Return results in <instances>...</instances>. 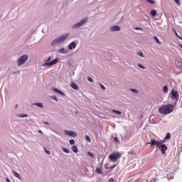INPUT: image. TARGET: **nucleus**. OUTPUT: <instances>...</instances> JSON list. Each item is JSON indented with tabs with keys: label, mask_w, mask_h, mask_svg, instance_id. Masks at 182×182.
Listing matches in <instances>:
<instances>
[{
	"label": "nucleus",
	"mask_w": 182,
	"mask_h": 182,
	"mask_svg": "<svg viewBox=\"0 0 182 182\" xmlns=\"http://www.w3.org/2000/svg\"><path fill=\"white\" fill-rule=\"evenodd\" d=\"M173 110L174 105H164L159 109V112L161 113V114H170V113H171Z\"/></svg>",
	"instance_id": "obj_1"
},
{
	"label": "nucleus",
	"mask_w": 182,
	"mask_h": 182,
	"mask_svg": "<svg viewBox=\"0 0 182 182\" xmlns=\"http://www.w3.org/2000/svg\"><path fill=\"white\" fill-rule=\"evenodd\" d=\"M69 37V33L64 34L58 36L55 39H54L51 43V46H58V45H60L62 42H65L66 39Z\"/></svg>",
	"instance_id": "obj_2"
},
{
	"label": "nucleus",
	"mask_w": 182,
	"mask_h": 182,
	"mask_svg": "<svg viewBox=\"0 0 182 182\" xmlns=\"http://www.w3.org/2000/svg\"><path fill=\"white\" fill-rule=\"evenodd\" d=\"M87 21H89V18L87 17H85L82 19H81L78 23H75L72 26V29H74V31H76V29H79V28H82L85 23H87Z\"/></svg>",
	"instance_id": "obj_3"
},
{
	"label": "nucleus",
	"mask_w": 182,
	"mask_h": 182,
	"mask_svg": "<svg viewBox=\"0 0 182 182\" xmlns=\"http://www.w3.org/2000/svg\"><path fill=\"white\" fill-rule=\"evenodd\" d=\"M29 59V55L28 54H23V55L20 56L19 58L17 60L18 66H23L26 63V61Z\"/></svg>",
	"instance_id": "obj_4"
},
{
	"label": "nucleus",
	"mask_w": 182,
	"mask_h": 182,
	"mask_svg": "<svg viewBox=\"0 0 182 182\" xmlns=\"http://www.w3.org/2000/svg\"><path fill=\"white\" fill-rule=\"evenodd\" d=\"M120 157H122V153L117 151L112 153L109 155V159L111 160V161H112V163H116V161H117Z\"/></svg>",
	"instance_id": "obj_5"
},
{
	"label": "nucleus",
	"mask_w": 182,
	"mask_h": 182,
	"mask_svg": "<svg viewBox=\"0 0 182 182\" xmlns=\"http://www.w3.org/2000/svg\"><path fill=\"white\" fill-rule=\"evenodd\" d=\"M171 100H175V103H177L178 102V92L177 90L173 89L171 91Z\"/></svg>",
	"instance_id": "obj_6"
},
{
	"label": "nucleus",
	"mask_w": 182,
	"mask_h": 182,
	"mask_svg": "<svg viewBox=\"0 0 182 182\" xmlns=\"http://www.w3.org/2000/svg\"><path fill=\"white\" fill-rule=\"evenodd\" d=\"M64 132L65 134H67V136H70L71 137H76V136H77V134L73 131L65 130Z\"/></svg>",
	"instance_id": "obj_7"
},
{
	"label": "nucleus",
	"mask_w": 182,
	"mask_h": 182,
	"mask_svg": "<svg viewBox=\"0 0 182 182\" xmlns=\"http://www.w3.org/2000/svg\"><path fill=\"white\" fill-rule=\"evenodd\" d=\"M148 144H150L151 147H153L154 146L160 147V143L159 142V141H156V139H151V141L148 143Z\"/></svg>",
	"instance_id": "obj_8"
},
{
	"label": "nucleus",
	"mask_w": 182,
	"mask_h": 182,
	"mask_svg": "<svg viewBox=\"0 0 182 182\" xmlns=\"http://www.w3.org/2000/svg\"><path fill=\"white\" fill-rule=\"evenodd\" d=\"M121 29L122 28L119 26H113L110 27L109 31L110 32H119Z\"/></svg>",
	"instance_id": "obj_9"
},
{
	"label": "nucleus",
	"mask_w": 182,
	"mask_h": 182,
	"mask_svg": "<svg viewBox=\"0 0 182 182\" xmlns=\"http://www.w3.org/2000/svg\"><path fill=\"white\" fill-rule=\"evenodd\" d=\"M158 149H161L162 154H166V151H167V146L166 144L160 145Z\"/></svg>",
	"instance_id": "obj_10"
},
{
	"label": "nucleus",
	"mask_w": 182,
	"mask_h": 182,
	"mask_svg": "<svg viewBox=\"0 0 182 182\" xmlns=\"http://www.w3.org/2000/svg\"><path fill=\"white\" fill-rule=\"evenodd\" d=\"M52 90L53 92H55V93H58V95H60V96H63V97L66 96V94H65V92H62L58 88H53Z\"/></svg>",
	"instance_id": "obj_11"
},
{
	"label": "nucleus",
	"mask_w": 182,
	"mask_h": 182,
	"mask_svg": "<svg viewBox=\"0 0 182 182\" xmlns=\"http://www.w3.org/2000/svg\"><path fill=\"white\" fill-rule=\"evenodd\" d=\"M68 49H69L70 50H72V49H75V48H76V42H75V41L71 42V43L68 46Z\"/></svg>",
	"instance_id": "obj_12"
},
{
	"label": "nucleus",
	"mask_w": 182,
	"mask_h": 182,
	"mask_svg": "<svg viewBox=\"0 0 182 182\" xmlns=\"http://www.w3.org/2000/svg\"><path fill=\"white\" fill-rule=\"evenodd\" d=\"M176 66L178 68V69H182V61L180 60H176L175 61Z\"/></svg>",
	"instance_id": "obj_13"
},
{
	"label": "nucleus",
	"mask_w": 182,
	"mask_h": 182,
	"mask_svg": "<svg viewBox=\"0 0 182 182\" xmlns=\"http://www.w3.org/2000/svg\"><path fill=\"white\" fill-rule=\"evenodd\" d=\"M57 52L58 53H62L63 55H66V53H68V50H66L65 48L58 49Z\"/></svg>",
	"instance_id": "obj_14"
},
{
	"label": "nucleus",
	"mask_w": 182,
	"mask_h": 182,
	"mask_svg": "<svg viewBox=\"0 0 182 182\" xmlns=\"http://www.w3.org/2000/svg\"><path fill=\"white\" fill-rule=\"evenodd\" d=\"M12 174L16 177L17 178H19V180H21V175L19 174V173L16 172V171L13 170L12 171Z\"/></svg>",
	"instance_id": "obj_15"
},
{
	"label": "nucleus",
	"mask_w": 182,
	"mask_h": 182,
	"mask_svg": "<svg viewBox=\"0 0 182 182\" xmlns=\"http://www.w3.org/2000/svg\"><path fill=\"white\" fill-rule=\"evenodd\" d=\"M70 86L73 89H74V90H79V86L76 85V83L72 82Z\"/></svg>",
	"instance_id": "obj_16"
},
{
	"label": "nucleus",
	"mask_w": 182,
	"mask_h": 182,
	"mask_svg": "<svg viewBox=\"0 0 182 182\" xmlns=\"http://www.w3.org/2000/svg\"><path fill=\"white\" fill-rule=\"evenodd\" d=\"M33 106H37V107H40L41 109H43V104L42 102H35L33 104Z\"/></svg>",
	"instance_id": "obj_17"
},
{
	"label": "nucleus",
	"mask_w": 182,
	"mask_h": 182,
	"mask_svg": "<svg viewBox=\"0 0 182 182\" xmlns=\"http://www.w3.org/2000/svg\"><path fill=\"white\" fill-rule=\"evenodd\" d=\"M164 93H168V87L167 85H164L163 87Z\"/></svg>",
	"instance_id": "obj_18"
},
{
	"label": "nucleus",
	"mask_w": 182,
	"mask_h": 182,
	"mask_svg": "<svg viewBox=\"0 0 182 182\" xmlns=\"http://www.w3.org/2000/svg\"><path fill=\"white\" fill-rule=\"evenodd\" d=\"M58 62H59V59L58 58H55L54 60H53L51 61V64L53 65H56V63H58Z\"/></svg>",
	"instance_id": "obj_19"
},
{
	"label": "nucleus",
	"mask_w": 182,
	"mask_h": 182,
	"mask_svg": "<svg viewBox=\"0 0 182 182\" xmlns=\"http://www.w3.org/2000/svg\"><path fill=\"white\" fill-rule=\"evenodd\" d=\"M58 62H59V59L58 58H55L54 60H53L51 61V64L53 65H56V63H58Z\"/></svg>",
	"instance_id": "obj_20"
},
{
	"label": "nucleus",
	"mask_w": 182,
	"mask_h": 182,
	"mask_svg": "<svg viewBox=\"0 0 182 182\" xmlns=\"http://www.w3.org/2000/svg\"><path fill=\"white\" fill-rule=\"evenodd\" d=\"M62 150L64 153H67V154H69L70 153V151H69V149H68L67 148L63 147Z\"/></svg>",
	"instance_id": "obj_21"
},
{
	"label": "nucleus",
	"mask_w": 182,
	"mask_h": 182,
	"mask_svg": "<svg viewBox=\"0 0 182 182\" xmlns=\"http://www.w3.org/2000/svg\"><path fill=\"white\" fill-rule=\"evenodd\" d=\"M150 14L152 16H156V15H157V11L151 10Z\"/></svg>",
	"instance_id": "obj_22"
},
{
	"label": "nucleus",
	"mask_w": 182,
	"mask_h": 182,
	"mask_svg": "<svg viewBox=\"0 0 182 182\" xmlns=\"http://www.w3.org/2000/svg\"><path fill=\"white\" fill-rule=\"evenodd\" d=\"M72 149H73V151L74 153H77V151H78L77 146H73Z\"/></svg>",
	"instance_id": "obj_23"
},
{
	"label": "nucleus",
	"mask_w": 182,
	"mask_h": 182,
	"mask_svg": "<svg viewBox=\"0 0 182 182\" xmlns=\"http://www.w3.org/2000/svg\"><path fill=\"white\" fill-rule=\"evenodd\" d=\"M18 117L23 118V117H28V114H17Z\"/></svg>",
	"instance_id": "obj_24"
},
{
	"label": "nucleus",
	"mask_w": 182,
	"mask_h": 182,
	"mask_svg": "<svg viewBox=\"0 0 182 182\" xmlns=\"http://www.w3.org/2000/svg\"><path fill=\"white\" fill-rule=\"evenodd\" d=\"M43 66H53V64H52V62H49V63H45L43 64Z\"/></svg>",
	"instance_id": "obj_25"
},
{
	"label": "nucleus",
	"mask_w": 182,
	"mask_h": 182,
	"mask_svg": "<svg viewBox=\"0 0 182 182\" xmlns=\"http://www.w3.org/2000/svg\"><path fill=\"white\" fill-rule=\"evenodd\" d=\"M171 137V135L170 133H167L166 136H165V140H168Z\"/></svg>",
	"instance_id": "obj_26"
},
{
	"label": "nucleus",
	"mask_w": 182,
	"mask_h": 182,
	"mask_svg": "<svg viewBox=\"0 0 182 182\" xmlns=\"http://www.w3.org/2000/svg\"><path fill=\"white\" fill-rule=\"evenodd\" d=\"M96 172L97 173V174H102V169H100V168H97Z\"/></svg>",
	"instance_id": "obj_27"
},
{
	"label": "nucleus",
	"mask_w": 182,
	"mask_h": 182,
	"mask_svg": "<svg viewBox=\"0 0 182 182\" xmlns=\"http://www.w3.org/2000/svg\"><path fill=\"white\" fill-rule=\"evenodd\" d=\"M154 41L157 42V43H161V42H160V40H159V38H157V36L154 37Z\"/></svg>",
	"instance_id": "obj_28"
},
{
	"label": "nucleus",
	"mask_w": 182,
	"mask_h": 182,
	"mask_svg": "<svg viewBox=\"0 0 182 182\" xmlns=\"http://www.w3.org/2000/svg\"><path fill=\"white\" fill-rule=\"evenodd\" d=\"M166 139H163V140H160V141H159V146H162V144H164V143H166Z\"/></svg>",
	"instance_id": "obj_29"
},
{
	"label": "nucleus",
	"mask_w": 182,
	"mask_h": 182,
	"mask_svg": "<svg viewBox=\"0 0 182 182\" xmlns=\"http://www.w3.org/2000/svg\"><path fill=\"white\" fill-rule=\"evenodd\" d=\"M112 112H113V113H116V114H122V112L117 111V110H116V109H113V110H112Z\"/></svg>",
	"instance_id": "obj_30"
},
{
	"label": "nucleus",
	"mask_w": 182,
	"mask_h": 182,
	"mask_svg": "<svg viewBox=\"0 0 182 182\" xmlns=\"http://www.w3.org/2000/svg\"><path fill=\"white\" fill-rule=\"evenodd\" d=\"M51 99L53 100H55V102H58V97L57 96H55V95H52L51 96Z\"/></svg>",
	"instance_id": "obj_31"
},
{
	"label": "nucleus",
	"mask_w": 182,
	"mask_h": 182,
	"mask_svg": "<svg viewBox=\"0 0 182 182\" xmlns=\"http://www.w3.org/2000/svg\"><path fill=\"white\" fill-rule=\"evenodd\" d=\"M85 140L87 141H88V143H90L91 140H90V136H89L88 135L85 136Z\"/></svg>",
	"instance_id": "obj_32"
},
{
	"label": "nucleus",
	"mask_w": 182,
	"mask_h": 182,
	"mask_svg": "<svg viewBox=\"0 0 182 182\" xmlns=\"http://www.w3.org/2000/svg\"><path fill=\"white\" fill-rule=\"evenodd\" d=\"M147 2L151 4V5H154V4H156V1L154 0H147Z\"/></svg>",
	"instance_id": "obj_33"
},
{
	"label": "nucleus",
	"mask_w": 182,
	"mask_h": 182,
	"mask_svg": "<svg viewBox=\"0 0 182 182\" xmlns=\"http://www.w3.org/2000/svg\"><path fill=\"white\" fill-rule=\"evenodd\" d=\"M140 58H144V55H143V52L140 51L137 53Z\"/></svg>",
	"instance_id": "obj_34"
},
{
	"label": "nucleus",
	"mask_w": 182,
	"mask_h": 182,
	"mask_svg": "<svg viewBox=\"0 0 182 182\" xmlns=\"http://www.w3.org/2000/svg\"><path fill=\"white\" fill-rule=\"evenodd\" d=\"M131 92H133V93H139V91L134 88L130 89Z\"/></svg>",
	"instance_id": "obj_35"
},
{
	"label": "nucleus",
	"mask_w": 182,
	"mask_h": 182,
	"mask_svg": "<svg viewBox=\"0 0 182 182\" xmlns=\"http://www.w3.org/2000/svg\"><path fill=\"white\" fill-rule=\"evenodd\" d=\"M100 86L102 90H106V87H105L102 83H100Z\"/></svg>",
	"instance_id": "obj_36"
},
{
	"label": "nucleus",
	"mask_w": 182,
	"mask_h": 182,
	"mask_svg": "<svg viewBox=\"0 0 182 182\" xmlns=\"http://www.w3.org/2000/svg\"><path fill=\"white\" fill-rule=\"evenodd\" d=\"M88 82H90V83H93V78L90 77H87Z\"/></svg>",
	"instance_id": "obj_37"
},
{
	"label": "nucleus",
	"mask_w": 182,
	"mask_h": 182,
	"mask_svg": "<svg viewBox=\"0 0 182 182\" xmlns=\"http://www.w3.org/2000/svg\"><path fill=\"white\" fill-rule=\"evenodd\" d=\"M174 1L176 2V4H177V5H178V6L181 5V2H180V0H174Z\"/></svg>",
	"instance_id": "obj_38"
},
{
	"label": "nucleus",
	"mask_w": 182,
	"mask_h": 182,
	"mask_svg": "<svg viewBox=\"0 0 182 182\" xmlns=\"http://www.w3.org/2000/svg\"><path fill=\"white\" fill-rule=\"evenodd\" d=\"M114 141H115V143H119V138H117V136H115L114 138Z\"/></svg>",
	"instance_id": "obj_39"
},
{
	"label": "nucleus",
	"mask_w": 182,
	"mask_h": 182,
	"mask_svg": "<svg viewBox=\"0 0 182 182\" xmlns=\"http://www.w3.org/2000/svg\"><path fill=\"white\" fill-rule=\"evenodd\" d=\"M69 143H70V144H75V140L74 139H70V141H69Z\"/></svg>",
	"instance_id": "obj_40"
},
{
	"label": "nucleus",
	"mask_w": 182,
	"mask_h": 182,
	"mask_svg": "<svg viewBox=\"0 0 182 182\" xmlns=\"http://www.w3.org/2000/svg\"><path fill=\"white\" fill-rule=\"evenodd\" d=\"M138 67L140 68L141 69H146V68H144L141 64H138Z\"/></svg>",
	"instance_id": "obj_41"
},
{
	"label": "nucleus",
	"mask_w": 182,
	"mask_h": 182,
	"mask_svg": "<svg viewBox=\"0 0 182 182\" xmlns=\"http://www.w3.org/2000/svg\"><path fill=\"white\" fill-rule=\"evenodd\" d=\"M135 31H143V28H139V27H136Z\"/></svg>",
	"instance_id": "obj_42"
},
{
	"label": "nucleus",
	"mask_w": 182,
	"mask_h": 182,
	"mask_svg": "<svg viewBox=\"0 0 182 182\" xmlns=\"http://www.w3.org/2000/svg\"><path fill=\"white\" fill-rule=\"evenodd\" d=\"M45 152L46 153V154L50 155V151H49L48 149H45Z\"/></svg>",
	"instance_id": "obj_43"
},
{
	"label": "nucleus",
	"mask_w": 182,
	"mask_h": 182,
	"mask_svg": "<svg viewBox=\"0 0 182 182\" xmlns=\"http://www.w3.org/2000/svg\"><path fill=\"white\" fill-rule=\"evenodd\" d=\"M88 156H90V157H95V155H93L92 152H88Z\"/></svg>",
	"instance_id": "obj_44"
},
{
	"label": "nucleus",
	"mask_w": 182,
	"mask_h": 182,
	"mask_svg": "<svg viewBox=\"0 0 182 182\" xmlns=\"http://www.w3.org/2000/svg\"><path fill=\"white\" fill-rule=\"evenodd\" d=\"M114 167H116V165L109 167V170H113V168H114Z\"/></svg>",
	"instance_id": "obj_45"
},
{
	"label": "nucleus",
	"mask_w": 182,
	"mask_h": 182,
	"mask_svg": "<svg viewBox=\"0 0 182 182\" xmlns=\"http://www.w3.org/2000/svg\"><path fill=\"white\" fill-rule=\"evenodd\" d=\"M43 124H48V125L50 124L49 123V122H48V121H45V122H43Z\"/></svg>",
	"instance_id": "obj_46"
},
{
	"label": "nucleus",
	"mask_w": 182,
	"mask_h": 182,
	"mask_svg": "<svg viewBox=\"0 0 182 182\" xmlns=\"http://www.w3.org/2000/svg\"><path fill=\"white\" fill-rule=\"evenodd\" d=\"M109 181H110V182H114V178H109Z\"/></svg>",
	"instance_id": "obj_47"
},
{
	"label": "nucleus",
	"mask_w": 182,
	"mask_h": 182,
	"mask_svg": "<svg viewBox=\"0 0 182 182\" xmlns=\"http://www.w3.org/2000/svg\"><path fill=\"white\" fill-rule=\"evenodd\" d=\"M46 62H50V57H49L47 60Z\"/></svg>",
	"instance_id": "obj_48"
},
{
	"label": "nucleus",
	"mask_w": 182,
	"mask_h": 182,
	"mask_svg": "<svg viewBox=\"0 0 182 182\" xmlns=\"http://www.w3.org/2000/svg\"><path fill=\"white\" fill-rule=\"evenodd\" d=\"M6 180L7 182H11V181L8 178H6Z\"/></svg>",
	"instance_id": "obj_49"
},
{
	"label": "nucleus",
	"mask_w": 182,
	"mask_h": 182,
	"mask_svg": "<svg viewBox=\"0 0 182 182\" xmlns=\"http://www.w3.org/2000/svg\"><path fill=\"white\" fill-rule=\"evenodd\" d=\"M175 34H176V36L177 37L179 36L178 34L177 33V31H175Z\"/></svg>",
	"instance_id": "obj_50"
},
{
	"label": "nucleus",
	"mask_w": 182,
	"mask_h": 182,
	"mask_svg": "<svg viewBox=\"0 0 182 182\" xmlns=\"http://www.w3.org/2000/svg\"><path fill=\"white\" fill-rule=\"evenodd\" d=\"M178 38V39H180V41H182V37L181 36H179Z\"/></svg>",
	"instance_id": "obj_51"
},
{
	"label": "nucleus",
	"mask_w": 182,
	"mask_h": 182,
	"mask_svg": "<svg viewBox=\"0 0 182 182\" xmlns=\"http://www.w3.org/2000/svg\"><path fill=\"white\" fill-rule=\"evenodd\" d=\"M15 109H18V104L15 105Z\"/></svg>",
	"instance_id": "obj_52"
},
{
	"label": "nucleus",
	"mask_w": 182,
	"mask_h": 182,
	"mask_svg": "<svg viewBox=\"0 0 182 182\" xmlns=\"http://www.w3.org/2000/svg\"><path fill=\"white\" fill-rule=\"evenodd\" d=\"M39 133H41V134H43V132H42V130H40Z\"/></svg>",
	"instance_id": "obj_53"
},
{
	"label": "nucleus",
	"mask_w": 182,
	"mask_h": 182,
	"mask_svg": "<svg viewBox=\"0 0 182 182\" xmlns=\"http://www.w3.org/2000/svg\"><path fill=\"white\" fill-rule=\"evenodd\" d=\"M105 168H106L107 170H109V167H108V166H105Z\"/></svg>",
	"instance_id": "obj_54"
}]
</instances>
